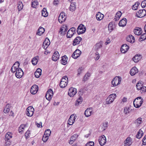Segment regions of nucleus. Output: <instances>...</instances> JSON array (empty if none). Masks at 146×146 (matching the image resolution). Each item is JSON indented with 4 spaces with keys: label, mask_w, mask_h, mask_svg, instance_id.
<instances>
[{
    "label": "nucleus",
    "mask_w": 146,
    "mask_h": 146,
    "mask_svg": "<svg viewBox=\"0 0 146 146\" xmlns=\"http://www.w3.org/2000/svg\"><path fill=\"white\" fill-rule=\"evenodd\" d=\"M19 62L17 61L13 65L11 68V71L13 73H15V76L18 78H21L23 74V72L22 69L19 68Z\"/></svg>",
    "instance_id": "obj_1"
},
{
    "label": "nucleus",
    "mask_w": 146,
    "mask_h": 146,
    "mask_svg": "<svg viewBox=\"0 0 146 146\" xmlns=\"http://www.w3.org/2000/svg\"><path fill=\"white\" fill-rule=\"evenodd\" d=\"M116 96L115 94H110L106 100V104H110L112 103L116 98Z\"/></svg>",
    "instance_id": "obj_2"
},
{
    "label": "nucleus",
    "mask_w": 146,
    "mask_h": 146,
    "mask_svg": "<svg viewBox=\"0 0 146 146\" xmlns=\"http://www.w3.org/2000/svg\"><path fill=\"white\" fill-rule=\"evenodd\" d=\"M143 101V99L140 97L136 98L133 101V105L136 108H139L141 106Z\"/></svg>",
    "instance_id": "obj_3"
},
{
    "label": "nucleus",
    "mask_w": 146,
    "mask_h": 146,
    "mask_svg": "<svg viewBox=\"0 0 146 146\" xmlns=\"http://www.w3.org/2000/svg\"><path fill=\"white\" fill-rule=\"evenodd\" d=\"M121 78L118 76H116L111 81L112 86L115 87L118 86L121 83Z\"/></svg>",
    "instance_id": "obj_4"
},
{
    "label": "nucleus",
    "mask_w": 146,
    "mask_h": 146,
    "mask_svg": "<svg viewBox=\"0 0 146 146\" xmlns=\"http://www.w3.org/2000/svg\"><path fill=\"white\" fill-rule=\"evenodd\" d=\"M146 15V11L144 9L139 10L136 13V16L137 17L141 18Z\"/></svg>",
    "instance_id": "obj_5"
},
{
    "label": "nucleus",
    "mask_w": 146,
    "mask_h": 146,
    "mask_svg": "<svg viewBox=\"0 0 146 146\" xmlns=\"http://www.w3.org/2000/svg\"><path fill=\"white\" fill-rule=\"evenodd\" d=\"M34 111V109L32 107H28L27 109L26 114L28 116L31 117L33 115Z\"/></svg>",
    "instance_id": "obj_6"
},
{
    "label": "nucleus",
    "mask_w": 146,
    "mask_h": 146,
    "mask_svg": "<svg viewBox=\"0 0 146 146\" xmlns=\"http://www.w3.org/2000/svg\"><path fill=\"white\" fill-rule=\"evenodd\" d=\"M53 95V93L52 90L49 89L47 92L45 97L46 99L50 101L52 99Z\"/></svg>",
    "instance_id": "obj_7"
},
{
    "label": "nucleus",
    "mask_w": 146,
    "mask_h": 146,
    "mask_svg": "<svg viewBox=\"0 0 146 146\" xmlns=\"http://www.w3.org/2000/svg\"><path fill=\"white\" fill-rule=\"evenodd\" d=\"M76 89L75 88L71 87L69 90L68 94L70 97H72L76 94Z\"/></svg>",
    "instance_id": "obj_8"
},
{
    "label": "nucleus",
    "mask_w": 146,
    "mask_h": 146,
    "mask_svg": "<svg viewBox=\"0 0 146 146\" xmlns=\"http://www.w3.org/2000/svg\"><path fill=\"white\" fill-rule=\"evenodd\" d=\"M76 118L75 115L74 114H72L68 121V123L70 125H72Z\"/></svg>",
    "instance_id": "obj_9"
},
{
    "label": "nucleus",
    "mask_w": 146,
    "mask_h": 146,
    "mask_svg": "<svg viewBox=\"0 0 146 146\" xmlns=\"http://www.w3.org/2000/svg\"><path fill=\"white\" fill-rule=\"evenodd\" d=\"M76 31L75 28L72 27L68 31L67 34V37L68 38L71 37L74 34Z\"/></svg>",
    "instance_id": "obj_10"
},
{
    "label": "nucleus",
    "mask_w": 146,
    "mask_h": 146,
    "mask_svg": "<svg viewBox=\"0 0 146 146\" xmlns=\"http://www.w3.org/2000/svg\"><path fill=\"white\" fill-rule=\"evenodd\" d=\"M132 143V138L129 137H128L124 141V146H130Z\"/></svg>",
    "instance_id": "obj_11"
},
{
    "label": "nucleus",
    "mask_w": 146,
    "mask_h": 146,
    "mask_svg": "<svg viewBox=\"0 0 146 146\" xmlns=\"http://www.w3.org/2000/svg\"><path fill=\"white\" fill-rule=\"evenodd\" d=\"M86 31L84 26L82 24H80L79 25L77 29V32L79 34L84 33Z\"/></svg>",
    "instance_id": "obj_12"
},
{
    "label": "nucleus",
    "mask_w": 146,
    "mask_h": 146,
    "mask_svg": "<svg viewBox=\"0 0 146 146\" xmlns=\"http://www.w3.org/2000/svg\"><path fill=\"white\" fill-rule=\"evenodd\" d=\"M98 141L101 146H103L106 143V138L104 135H102L99 137Z\"/></svg>",
    "instance_id": "obj_13"
},
{
    "label": "nucleus",
    "mask_w": 146,
    "mask_h": 146,
    "mask_svg": "<svg viewBox=\"0 0 146 146\" xmlns=\"http://www.w3.org/2000/svg\"><path fill=\"white\" fill-rule=\"evenodd\" d=\"M66 17L65 14L63 12H62L60 14L58 18V21L60 23H62L64 22L66 19Z\"/></svg>",
    "instance_id": "obj_14"
},
{
    "label": "nucleus",
    "mask_w": 146,
    "mask_h": 146,
    "mask_svg": "<svg viewBox=\"0 0 146 146\" xmlns=\"http://www.w3.org/2000/svg\"><path fill=\"white\" fill-rule=\"evenodd\" d=\"M68 29L66 25H63L60 29L59 33L62 35H64L66 33Z\"/></svg>",
    "instance_id": "obj_15"
},
{
    "label": "nucleus",
    "mask_w": 146,
    "mask_h": 146,
    "mask_svg": "<svg viewBox=\"0 0 146 146\" xmlns=\"http://www.w3.org/2000/svg\"><path fill=\"white\" fill-rule=\"evenodd\" d=\"M81 53V51L77 49L72 54V57L76 59L80 56Z\"/></svg>",
    "instance_id": "obj_16"
},
{
    "label": "nucleus",
    "mask_w": 146,
    "mask_h": 146,
    "mask_svg": "<svg viewBox=\"0 0 146 146\" xmlns=\"http://www.w3.org/2000/svg\"><path fill=\"white\" fill-rule=\"evenodd\" d=\"M38 90V87L36 85L32 86L30 92L33 94H35Z\"/></svg>",
    "instance_id": "obj_17"
},
{
    "label": "nucleus",
    "mask_w": 146,
    "mask_h": 146,
    "mask_svg": "<svg viewBox=\"0 0 146 146\" xmlns=\"http://www.w3.org/2000/svg\"><path fill=\"white\" fill-rule=\"evenodd\" d=\"M93 110L92 108H87L85 111L84 115L86 117H89L93 113Z\"/></svg>",
    "instance_id": "obj_18"
},
{
    "label": "nucleus",
    "mask_w": 146,
    "mask_h": 146,
    "mask_svg": "<svg viewBox=\"0 0 146 146\" xmlns=\"http://www.w3.org/2000/svg\"><path fill=\"white\" fill-rule=\"evenodd\" d=\"M50 43V42L49 39L47 38H46L43 43V48L44 49H46L48 48Z\"/></svg>",
    "instance_id": "obj_19"
},
{
    "label": "nucleus",
    "mask_w": 146,
    "mask_h": 146,
    "mask_svg": "<svg viewBox=\"0 0 146 146\" xmlns=\"http://www.w3.org/2000/svg\"><path fill=\"white\" fill-rule=\"evenodd\" d=\"M129 47L126 44H124L122 45L120 50L123 53H125L129 49Z\"/></svg>",
    "instance_id": "obj_20"
},
{
    "label": "nucleus",
    "mask_w": 146,
    "mask_h": 146,
    "mask_svg": "<svg viewBox=\"0 0 146 146\" xmlns=\"http://www.w3.org/2000/svg\"><path fill=\"white\" fill-rule=\"evenodd\" d=\"M78 136V135L77 134H74L71 136L70 138V140L69 141V143L70 144H72L74 142L76 141Z\"/></svg>",
    "instance_id": "obj_21"
},
{
    "label": "nucleus",
    "mask_w": 146,
    "mask_h": 146,
    "mask_svg": "<svg viewBox=\"0 0 146 146\" xmlns=\"http://www.w3.org/2000/svg\"><path fill=\"white\" fill-rule=\"evenodd\" d=\"M59 55L58 52L57 51H56L53 54L52 59L53 61H56L59 59Z\"/></svg>",
    "instance_id": "obj_22"
},
{
    "label": "nucleus",
    "mask_w": 146,
    "mask_h": 146,
    "mask_svg": "<svg viewBox=\"0 0 146 146\" xmlns=\"http://www.w3.org/2000/svg\"><path fill=\"white\" fill-rule=\"evenodd\" d=\"M82 40V38L79 36L76 37L74 40L72 44L75 46L79 44Z\"/></svg>",
    "instance_id": "obj_23"
},
{
    "label": "nucleus",
    "mask_w": 146,
    "mask_h": 146,
    "mask_svg": "<svg viewBox=\"0 0 146 146\" xmlns=\"http://www.w3.org/2000/svg\"><path fill=\"white\" fill-rule=\"evenodd\" d=\"M142 57L141 55L137 54H136L133 58V61L135 62H137L140 60L141 58Z\"/></svg>",
    "instance_id": "obj_24"
},
{
    "label": "nucleus",
    "mask_w": 146,
    "mask_h": 146,
    "mask_svg": "<svg viewBox=\"0 0 146 146\" xmlns=\"http://www.w3.org/2000/svg\"><path fill=\"white\" fill-rule=\"evenodd\" d=\"M127 20L125 18H123L121 20L119 23V25L120 27H123L125 26L127 23Z\"/></svg>",
    "instance_id": "obj_25"
},
{
    "label": "nucleus",
    "mask_w": 146,
    "mask_h": 146,
    "mask_svg": "<svg viewBox=\"0 0 146 146\" xmlns=\"http://www.w3.org/2000/svg\"><path fill=\"white\" fill-rule=\"evenodd\" d=\"M142 31L141 28L139 27H136L134 31V34L136 35H140L142 33Z\"/></svg>",
    "instance_id": "obj_26"
},
{
    "label": "nucleus",
    "mask_w": 146,
    "mask_h": 146,
    "mask_svg": "<svg viewBox=\"0 0 146 146\" xmlns=\"http://www.w3.org/2000/svg\"><path fill=\"white\" fill-rule=\"evenodd\" d=\"M138 72V70L137 68L135 67H134L131 69L130 73L132 76H133Z\"/></svg>",
    "instance_id": "obj_27"
},
{
    "label": "nucleus",
    "mask_w": 146,
    "mask_h": 146,
    "mask_svg": "<svg viewBox=\"0 0 146 146\" xmlns=\"http://www.w3.org/2000/svg\"><path fill=\"white\" fill-rule=\"evenodd\" d=\"M104 17V15L100 12L98 13L96 15V19L98 21L101 20L103 19Z\"/></svg>",
    "instance_id": "obj_28"
},
{
    "label": "nucleus",
    "mask_w": 146,
    "mask_h": 146,
    "mask_svg": "<svg viewBox=\"0 0 146 146\" xmlns=\"http://www.w3.org/2000/svg\"><path fill=\"white\" fill-rule=\"evenodd\" d=\"M44 29L41 27H40L37 32L36 34L39 36L42 35L44 32Z\"/></svg>",
    "instance_id": "obj_29"
},
{
    "label": "nucleus",
    "mask_w": 146,
    "mask_h": 146,
    "mask_svg": "<svg viewBox=\"0 0 146 146\" xmlns=\"http://www.w3.org/2000/svg\"><path fill=\"white\" fill-rule=\"evenodd\" d=\"M41 72L42 70L41 69L39 68L37 69L35 73V77L37 78H39L41 74Z\"/></svg>",
    "instance_id": "obj_30"
},
{
    "label": "nucleus",
    "mask_w": 146,
    "mask_h": 146,
    "mask_svg": "<svg viewBox=\"0 0 146 146\" xmlns=\"http://www.w3.org/2000/svg\"><path fill=\"white\" fill-rule=\"evenodd\" d=\"M126 39L127 41L132 43L134 42L135 40L134 37L132 35H129L128 36Z\"/></svg>",
    "instance_id": "obj_31"
},
{
    "label": "nucleus",
    "mask_w": 146,
    "mask_h": 146,
    "mask_svg": "<svg viewBox=\"0 0 146 146\" xmlns=\"http://www.w3.org/2000/svg\"><path fill=\"white\" fill-rule=\"evenodd\" d=\"M12 137V134L11 132H8L5 135V140H9Z\"/></svg>",
    "instance_id": "obj_32"
},
{
    "label": "nucleus",
    "mask_w": 146,
    "mask_h": 146,
    "mask_svg": "<svg viewBox=\"0 0 146 146\" xmlns=\"http://www.w3.org/2000/svg\"><path fill=\"white\" fill-rule=\"evenodd\" d=\"M11 107V105L9 104H7L5 107L3 112L5 113H7L9 112L10 110V108Z\"/></svg>",
    "instance_id": "obj_33"
},
{
    "label": "nucleus",
    "mask_w": 146,
    "mask_h": 146,
    "mask_svg": "<svg viewBox=\"0 0 146 146\" xmlns=\"http://www.w3.org/2000/svg\"><path fill=\"white\" fill-rule=\"evenodd\" d=\"M68 59V58L66 56H63L61 60L62 64L64 65H66L67 63Z\"/></svg>",
    "instance_id": "obj_34"
},
{
    "label": "nucleus",
    "mask_w": 146,
    "mask_h": 146,
    "mask_svg": "<svg viewBox=\"0 0 146 146\" xmlns=\"http://www.w3.org/2000/svg\"><path fill=\"white\" fill-rule=\"evenodd\" d=\"M143 83L141 81H139L137 84L136 86L138 90H140L143 86Z\"/></svg>",
    "instance_id": "obj_35"
},
{
    "label": "nucleus",
    "mask_w": 146,
    "mask_h": 146,
    "mask_svg": "<svg viewBox=\"0 0 146 146\" xmlns=\"http://www.w3.org/2000/svg\"><path fill=\"white\" fill-rule=\"evenodd\" d=\"M70 10L72 12L74 11L76 9L75 3H71L69 8Z\"/></svg>",
    "instance_id": "obj_36"
},
{
    "label": "nucleus",
    "mask_w": 146,
    "mask_h": 146,
    "mask_svg": "<svg viewBox=\"0 0 146 146\" xmlns=\"http://www.w3.org/2000/svg\"><path fill=\"white\" fill-rule=\"evenodd\" d=\"M38 56H36L33 58L31 60V62L34 65H36L38 61Z\"/></svg>",
    "instance_id": "obj_37"
},
{
    "label": "nucleus",
    "mask_w": 146,
    "mask_h": 146,
    "mask_svg": "<svg viewBox=\"0 0 146 146\" xmlns=\"http://www.w3.org/2000/svg\"><path fill=\"white\" fill-rule=\"evenodd\" d=\"M83 101V98L81 97H80L76 101V103L75 104L76 106H78L80 104H81Z\"/></svg>",
    "instance_id": "obj_38"
},
{
    "label": "nucleus",
    "mask_w": 146,
    "mask_h": 146,
    "mask_svg": "<svg viewBox=\"0 0 146 146\" xmlns=\"http://www.w3.org/2000/svg\"><path fill=\"white\" fill-rule=\"evenodd\" d=\"M90 76V74L89 72H87L86 74H85V75L84 76V77L83 79V81H84V82H85L87 80L89 79Z\"/></svg>",
    "instance_id": "obj_39"
},
{
    "label": "nucleus",
    "mask_w": 146,
    "mask_h": 146,
    "mask_svg": "<svg viewBox=\"0 0 146 146\" xmlns=\"http://www.w3.org/2000/svg\"><path fill=\"white\" fill-rule=\"evenodd\" d=\"M143 134V132L141 129H139L136 135V137L138 139H140L141 137Z\"/></svg>",
    "instance_id": "obj_40"
},
{
    "label": "nucleus",
    "mask_w": 146,
    "mask_h": 146,
    "mask_svg": "<svg viewBox=\"0 0 146 146\" xmlns=\"http://www.w3.org/2000/svg\"><path fill=\"white\" fill-rule=\"evenodd\" d=\"M102 42H100L96 44L95 45V49L96 50H98L102 46Z\"/></svg>",
    "instance_id": "obj_41"
},
{
    "label": "nucleus",
    "mask_w": 146,
    "mask_h": 146,
    "mask_svg": "<svg viewBox=\"0 0 146 146\" xmlns=\"http://www.w3.org/2000/svg\"><path fill=\"white\" fill-rule=\"evenodd\" d=\"M42 15L44 17H47L48 16V13L46 8H44L42 10Z\"/></svg>",
    "instance_id": "obj_42"
},
{
    "label": "nucleus",
    "mask_w": 146,
    "mask_h": 146,
    "mask_svg": "<svg viewBox=\"0 0 146 146\" xmlns=\"http://www.w3.org/2000/svg\"><path fill=\"white\" fill-rule=\"evenodd\" d=\"M121 13L120 11H118L117 13L115 18V19L116 21H117L119 19V18L121 16Z\"/></svg>",
    "instance_id": "obj_43"
},
{
    "label": "nucleus",
    "mask_w": 146,
    "mask_h": 146,
    "mask_svg": "<svg viewBox=\"0 0 146 146\" xmlns=\"http://www.w3.org/2000/svg\"><path fill=\"white\" fill-rule=\"evenodd\" d=\"M38 4V2L37 0H32L31 6L33 7L36 8Z\"/></svg>",
    "instance_id": "obj_44"
},
{
    "label": "nucleus",
    "mask_w": 146,
    "mask_h": 146,
    "mask_svg": "<svg viewBox=\"0 0 146 146\" xmlns=\"http://www.w3.org/2000/svg\"><path fill=\"white\" fill-rule=\"evenodd\" d=\"M25 127V125L23 124H21L19 128V132L21 133H22L24 130Z\"/></svg>",
    "instance_id": "obj_45"
},
{
    "label": "nucleus",
    "mask_w": 146,
    "mask_h": 146,
    "mask_svg": "<svg viewBox=\"0 0 146 146\" xmlns=\"http://www.w3.org/2000/svg\"><path fill=\"white\" fill-rule=\"evenodd\" d=\"M67 84V83L61 81L60 84V86L61 88H63L66 87Z\"/></svg>",
    "instance_id": "obj_46"
},
{
    "label": "nucleus",
    "mask_w": 146,
    "mask_h": 146,
    "mask_svg": "<svg viewBox=\"0 0 146 146\" xmlns=\"http://www.w3.org/2000/svg\"><path fill=\"white\" fill-rule=\"evenodd\" d=\"M23 7V4L21 2H19L18 4L17 8L19 11L21 10Z\"/></svg>",
    "instance_id": "obj_47"
},
{
    "label": "nucleus",
    "mask_w": 146,
    "mask_h": 146,
    "mask_svg": "<svg viewBox=\"0 0 146 146\" xmlns=\"http://www.w3.org/2000/svg\"><path fill=\"white\" fill-rule=\"evenodd\" d=\"M84 70V68L82 67H80L77 70V75L79 76L82 72Z\"/></svg>",
    "instance_id": "obj_48"
},
{
    "label": "nucleus",
    "mask_w": 146,
    "mask_h": 146,
    "mask_svg": "<svg viewBox=\"0 0 146 146\" xmlns=\"http://www.w3.org/2000/svg\"><path fill=\"white\" fill-rule=\"evenodd\" d=\"M108 29L110 32H111L113 29V26L112 23H110L108 26Z\"/></svg>",
    "instance_id": "obj_49"
},
{
    "label": "nucleus",
    "mask_w": 146,
    "mask_h": 146,
    "mask_svg": "<svg viewBox=\"0 0 146 146\" xmlns=\"http://www.w3.org/2000/svg\"><path fill=\"white\" fill-rule=\"evenodd\" d=\"M146 39V33H144L139 38V40L141 41L145 40Z\"/></svg>",
    "instance_id": "obj_50"
},
{
    "label": "nucleus",
    "mask_w": 146,
    "mask_h": 146,
    "mask_svg": "<svg viewBox=\"0 0 146 146\" xmlns=\"http://www.w3.org/2000/svg\"><path fill=\"white\" fill-rule=\"evenodd\" d=\"M142 122V119L141 117L138 118L135 121V123L138 125H139Z\"/></svg>",
    "instance_id": "obj_51"
},
{
    "label": "nucleus",
    "mask_w": 146,
    "mask_h": 146,
    "mask_svg": "<svg viewBox=\"0 0 146 146\" xmlns=\"http://www.w3.org/2000/svg\"><path fill=\"white\" fill-rule=\"evenodd\" d=\"M139 3L138 2H136L135 4L132 7V9L133 10H136L138 8Z\"/></svg>",
    "instance_id": "obj_52"
},
{
    "label": "nucleus",
    "mask_w": 146,
    "mask_h": 146,
    "mask_svg": "<svg viewBox=\"0 0 146 146\" xmlns=\"http://www.w3.org/2000/svg\"><path fill=\"white\" fill-rule=\"evenodd\" d=\"M129 110L130 109L129 108L126 107L124 109V113L126 115H127L129 113Z\"/></svg>",
    "instance_id": "obj_53"
},
{
    "label": "nucleus",
    "mask_w": 146,
    "mask_h": 146,
    "mask_svg": "<svg viewBox=\"0 0 146 146\" xmlns=\"http://www.w3.org/2000/svg\"><path fill=\"white\" fill-rule=\"evenodd\" d=\"M49 136L44 134L42 138V140L44 142H46L48 140Z\"/></svg>",
    "instance_id": "obj_54"
},
{
    "label": "nucleus",
    "mask_w": 146,
    "mask_h": 146,
    "mask_svg": "<svg viewBox=\"0 0 146 146\" xmlns=\"http://www.w3.org/2000/svg\"><path fill=\"white\" fill-rule=\"evenodd\" d=\"M51 133V132L50 129H47L45 131L44 135L49 136L50 135Z\"/></svg>",
    "instance_id": "obj_55"
},
{
    "label": "nucleus",
    "mask_w": 146,
    "mask_h": 146,
    "mask_svg": "<svg viewBox=\"0 0 146 146\" xmlns=\"http://www.w3.org/2000/svg\"><path fill=\"white\" fill-rule=\"evenodd\" d=\"M61 81L68 83V78L66 76H64L62 77L61 80Z\"/></svg>",
    "instance_id": "obj_56"
},
{
    "label": "nucleus",
    "mask_w": 146,
    "mask_h": 146,
    "mask_svg": "<svg viewBox=\"0 0 146 146\" xmlns=\"http://www.w3.org/2000/svg\"><path fill=\"white\" fill-rule=\"evenodd\" d=\"M95 56L94 57L95 59L96 60H98L100 58V56L99 53L97 52L95 53Z\"/></svg>",
    "instance_id": "obj_57"
},
{
    "label": "nucleus",
    "mask_w": 146,
    "mask_h": 146,
    "mask_svg": "<svg viewBox=\"0 0 146 146\" xmlns=\"http://www.w3.org/2000/svg\"><path fill=\"white\" fill-rule=\"evenodd\" d=\"M139 90H140V92L141 93L146 92V87L143 86L141 88V89Z\"/></svg>",
    "instance_id": "obj_58"
},
{
    "label": "nucleus",
    "mask_w": 146,
    "mask_h": 146,
    "mask_svg": "<svg viewBox=\"0 0 146 146\" xmlns=\"http://www.w3.org/2000/svg\"><path fill=\"white\" fill-rule=\"evenodd\" d=\"M141 6L142 7L144 8L146 6V0L143 1L141 4Z\"/></svg>",
    "instance_id": "obj_59"
},
{
    "label": "nucleus",
    "mask_w": 146,
    "mask_h": 146,
    "mask_svg": "<svg viewBox=\"0 0 146 146\" xmlns=\"http://www.w3.org/2000/svg\"><path fill=\"white\" fill-rule=\"evenodd\" d=\"M94 143L93 142L90 141L86 144V146H94Z\"/></svg>",
    "instance_id": "obj_60"
},
{
    "label": "nucleus",
    "mask_w": 146,
    "mask_h": 146,
    "mask_svg": "<svg viewBox=\"0 0 146 146\" xmlns=\"http://www.w3.org/2000/svg\"><path fill=\"white\" fill-rule=\"evenodd\" d=\"M30 134V131L28 130L25 134V136L26 137H28L29 136V134Z\"/></svg>",
    "instance_id": "obj_61"
},
{
    "label": "nucleus",
    "mask_w": 146,
    "mask_h": 146,
    "mask_svg": "<svg viewBox=\"0 0 146 146\" xmlns=\"http://www.w3.org/2000/svg\"><path fill=\"white\" fill-rule=\"evenodd\" d=\"M142 144L143 145H146V135L144 137L142 140Z\"/></svg>",
    "instance_id": "obj_62"
},
{
    "label": "nucleus",
    "mask_w": 146,
    "mask_h": 146,
    "mask_svg": "<svg viewBox=\"0 0 146 146\" xmlns=\"http://www.w3.org/2000/svg\"><path fill=\"white\" fill-rule=\"evenodd\" d=\"M11 142L10 141V140H7L5 141L6 145L7 146H9L11 144Z\"/></svg>",
    "instance_id": "obj_63"
},
{
    "label": "nucleus",
    "mask_w": 146,
    "mask_h": 146,
    "mask_svg": "<svg viewBox=\"0 0 146 146\" xmlns=\"http://www.w3.org/2000/svg\"><path fill=\"white\" fill-rule=\"evenodd\" d=\"M84 93L83 90L82 89H81L80 90L79 92V94L80 95H82Z\"/></svg>",
    "instance_id": "obj_64"
}]
</instances>
